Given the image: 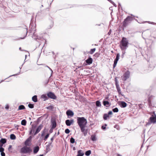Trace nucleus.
Wrapping results in <instances>:
<instances>
[{"label": "nucleus", "instance_id": "34", "mask_svg": "<svg viewBox=\"0 0 156 156\" xmlns=\"http://www.w3.org/2000/svg\"><path fill=\"white\" fill-rule=\"evenodd\" d=\"M23 30H24V31L25 32V37H23V38H21V39H24V38L27 35V29L25 28V29H23Z\"/></svg>", "mask_w": 156, "mask_h": 156}, {"label": "nucleus", "instance_id": "1", "mask_svg": "<svg viewBox=\"0 0 156 156\" xmlns=\"http://www.w3.org/2000/svg\"><path fill=\"white\" fill-rule=\"evenodd\" d=\"M77 123L79 126L81 131L83 133L84 135L86 136L87 133V131L85 130V127L86 126L87 121L84 117H78Z\"/></svg>", "mask_w": 156, "mask_h": 156}, {"label": "nucleus", "instance_id": "53", "mask_svg": "<svg viewBox=\"0 0 156 156\" xmlns=\"http://www.w3.org/2000/svg\"><path fill=\"white\" fill-rule=\"evenodd\" d=\"M108 1H109V2H110L111 3H113V2L111 0H108Z\"/></svg>", "mask_w": 156, "mask_h": 156}, {"label": "nucleus", "instance_id": "33", "mask_svg": "<svg viewBox=\"0 0 156 156\" xmlns=\"http://www.w3.org/2000/svg\"><path fill=\"white\" fill-rule=\"evenodd\" d=\"M120 56V55L119 54V53L117 54L116 58L115 59V60L118 61V60L119 59Z\"/></svg>", "mask_w": 156, "mask_h": 156}, {"label": "nucleus", "instance_id": "39", "mask_svg": "<svg viewBox=\"0 0 156 156\" xmlns=\"http://www.w3.org/2000/svg\"><path fill=\"white\" fill-rule=\"evenodd\" d=\"M49 136V134H47L45 136L44 139V140L45 141H46L47 139L48 138Z\"/></svg>", "mask_w": 156, "mask_h": 156}, {"label": "nucleus", "instance_id": "56", "mask_svg": "<svg viewBox=\"0 0 156 156\" xmlns=\"http://www.w3.org/2000/svg\"><path fill=\"white\" fill-rule=\"evenodd\" d=\"M18 127H19L18 125H16V126H15V127H17V129H18Z\"/></svg>", "mask_w": 156, "mask_h": 156}, {"label": "nucleus", "instance_id": "10", "mask_svg": "<svg viewBox=\"0 0 156 156\" xmlns=\"http://www.w3.org/2000/svg\"><path fill=\"white\" fill-rule=\"evenodd\" d=\"M36 126H34V125H32V127L30 129V132L29 133L31 135L33 132L34 133V131L36 129Z\"/></svg>", "mask_w": 156, "mask_h": 156}, {"label": "nucleus", "instance_id": "64", "mask_svg": "<svg viewBox=\"0 0 156 156\" xmlns=\"http://www.w3.org/2000/svg\"><path fill=\"white\" fill-rule=\"evenodd\" d=\"M40 156H43V154H41L40 155Z\"/></svg>", "mask_w": 156, "mask_h": 156}, {"label": "nucleus", "instance_id": "40", "mask_svg": "<svg viewBox=\"0 0 156 156\" xmlns=\"http://www.w3.org/2000/svg\"><path fill=\"white\" fill-rule=\"evenodd\" d=\"M49 80H46L45 81H44L43 83L44 84L47 85L48 83Z\"/></svg>", "mask_w": 156, "mask_h": 156}, {"label": "nucleus", "instance_id": "41", "mask_svg": "<svg viewBox=\"0 0 156 156\" xmlns=\"http://www.w3.org/2000/svg\"><path fill=\"white\" fill-rule=\"evenodd\" d=\"M43 65H44L45 67H46L48 68V69H49L51 70V74L52 73L53 71L48 66H45L44 64H43Z\"/></svg>", "mask_w": 156, "mask_h": 156}, {"label": "nucleus", "instance_id": "27", "mask_svg": "<svg viewBox=\"0 0 156 156\" xmlns=\"http://www.w3.org/2000/svg\"><path fill=\"white\" fill-rule=\"evenodd\" d=\"M10 138L12 140H14L16 138V137L14 134H11Z\"/></svg>", "mask_w": 156, "mask_h": 156}, {"label": "nucleus", "instance_id": "57", "mask_svg": "<svg viewBox=\"0 0 156 156\" xmlns=\"http://www.w3.org/2000/svg\"><path fill=\"white\" fill-rule=\"evenodd\" d=\"M124 55L122 54L121 55V57L122 58H123L124 57Z\"/></svg>", "mask_w": 156, "mask_h": 156}, {"label": "nucleus", "instance_id": "29", "mask_svg": "<svg viewBox=\"0 0 156 156\" xmlns=\"http://www.w3.org/2000/svg\"><path fill=\"white\" fill-rule=\"evenodd\" d=\"M95 48L92 49L90 50V51H89V53L90 54H92L95 52Z\"/></svg>", "mask_w": 156, "mask_h": 156}, {"label": "nucleus", "instance_id": "17", "mask_svg": "<svg viewBox=\"0 0 156 156\" xmlns=\"http://www.w3.org/2000/svg\"><path fill=\"white\" fill-rule=\"evenodd\" d=\"M154 98V97L153 96H151L149 97L148 99V103L150 105L151 104V101Z\"/></svg>", "mask_w": 156, "mask_h": 156}, {"label": "nucleus", "instance_id": "14", "mask_svg": "<svg viewBox=\"0 0 156 156\" xmlns=\"http://www.w3.org/2000/svg\"><path fill=\"white\" fill-rule=\"evenodd\" d=\"M39 147L37 146L35 147L34 148V154H36L37 153L39 150Z\"/></svg>", "mask_w": 156, "mask_h": 156}, {"label": "nucleus", "instance_id": "25", "mask_svg": "<svg viewBox=\"0 0 156 156\" xmlns=\"http://www.w3.org/2000/svg\"><path fill=\"white\" fill-rule=\"evenodd\" d=\"M117 91L119 93V94H120L121 93V89H120V87L119 86H118L116 87Z\"/></svg>", "mask_w": 156, "mask_h": 156}, {"label": "nucleus", "instance_id": "46", "mask_svg": "<svg viewBox=\"0 0 156 156\" xmlns=\"http://www.w3.org/2000/svg\"><path fill=\"white\" fill-rule=\"evenodd\" d=\"M112 112L111 111H109L108 112V115H112Z\"/></svg>", "mask_w": 156, "mask_h": 156}, {"label": "nucleus", "instance_id": "20", "mask_svg": "<svg viewBox=\"0 0 156 156\" xmlns=\"http://www.w3.org/2000/svg\"><path fill=\"white\" fill-rule=\"evenodd\" d=\"M25 109V106L22 105H20L19 106L18 108L19 110H21L23 109Z\"/></svg>", "mask_w": 156, "mask_h": 156}, {"label": "nucleus", "instance_id": "63", "mask_svg": "<svg viewBox=\"0 0 156 156\" xmlns=\"http://www.w3.org/2000/svg\"><path fill=\"white\" fill-rule=\"evenodd\" d=\"M27 55H25V58H26V57H27Z\"/></svg>", "mask_w": 156, "mask_h": 156}, {"label": "nucleus", "instance_id": "36", "mask_svg": "<svg viewBox=\"0 0 156 156\" xmlns=\"http://www.w3.org/2000/svg\"><path fill=\"white\" fill-rule=\"evenodd\" d=\"M113 111L114 112H118L119 110L117 108H115L112 109Z\"/></svg>", "mask_w": 156, "mask_h": 156}, {"label": "nucleus", "instance_id": "60", "mask_svg": "<svg viewBox=\"0 0 156 156\" xmlns=\"http://www.w3.org/2000/svg\"><path fill=\"white\" fill-rule=\"evenodd\" d=\"M51 140L52 141V140H53V138H52H52H51Z\"/></svg>", "mask_w": 156, "mask_h": 156}, {"label": "nucleus", "instance_id": "21", "mask_svg": "<svg viewBox=\"0 0 156 156\" xmlns=\"http://www.w3.org/2000/svg\"><path fill=\"white\" fill-rule=\"evenodd\" d=\"M27 123V121L25 119L23 120L21 122V124L23 126H26Z\"/></svg>", "mask_w": 156, "mask_h": 156}, {"label": "nucleus", "instance_id": "31", "mask_svg": "<svg viewBox=\"0 0 156 156\" xmlns=\"http://www.w3.org/2000/svg\"><path fill=\"white\" fill-rule=\"evenodd\" d=\"M91 139L92 141H96V139L95 135H92L91 136Z\"/></svg>", "mask_w": 156, "mask_h": 156}, {"label": "nucleus", "instance_id": "11", "mask_svg": "<svg viewBox=\"0 0 156 156\" xmlns=\"http://www.w3.org/2000/svg\"><path fill=\"white\" fill-rule=\"evenodd\" d=\"M92 59L91 58H89L86 60V63L88 65L91 64L92 62Z\"/></svg>", "mask_w": 156, "mask_h": 156}, {"label": "nucleus", "instance_id": "55", "mask_svg": "<svg viewBox=\"0 0 156 156\" xmlns=\"http://www.w3.org/2000/svg\"><path fill=\"white\" fill-rule=\"evenodd\" d=\"M44 132L43 131V133L41 134V136H44Z\"/></svg>", "mask_w": 156, "mask_h": 156}, {"label": "nucleus", "instance_id": "38", "mask_svg": "<svg viewBox=\"0 0 156 156\" xmlns=\"http://www.w3.org/2000/svg\"><path fill=\"white\" fill-rule=\"evenodd\" d=\"M75 140L73 138L71 137L70 140V142L71 143H74L75 142Z\"/></svg>", "mask_w": 156, "mask_h": 156}, {"label": "nucleus", "instance_id": "18", "mask_svg": "<svg viewBox=\"0 0 156 156\" xmlns=\"http://www.w3.org/2000/svg\"><path fill=\"white\" fill-rule=\"evenodd\" d=\"M51 145V143H49L48 145H47L46 146V150L47 151H48L50 150V147Z\"/></svg>", "mask_w": 156, "mask_h": 156}, {"label": "nucleus", "instance_id": "6", "mask_svg": "<svg viewBox=\"0 0 156 156\" xmlns=\"http://www.w3.org/2000/svg\"><path fill=\"white\" fill-rule=\"evenodd\" d=\"M154 115H152V116L150 118V120L151 122L155 123L156 122V115L155 114V112H153Z\"/></svg>", "mask_w": 156, "mask_h": 156}, {"label": "nucleus", "instance_id": "51", "mask_svg": "<svg viewBox=\"0 0 156 156\" xmlns=\"http://www.w3.org/2000/svg\"><path fill=\"white\" fill-rule=\"evenodd\" d=\"M66 114L68 116V110L66 112Z\"/></svg>", "mask_w": 156, "mask_h": 156}, {"label": "nucleus", "instance_id": "16", "mask_svg": "<svg viewBox=\"0 0 156 156\" xmlns=\"http://www.w3.org/2000/svg\"><path fill=\"white\" fill-rule=\"evenodd\" d=\"M37 96L34 95L32 98V100L34 102H37Z\"/></svg>", "mask_w": 156, "mask_h": 156}, {"label": "nucleus", "instance_id": "19", "mask_svg": "<svg viewBox=\"0 0 156 156\" xmlns=\"http://www.w3.org/2000/svg\"><path fill=\"white\" fill-rule=\"evenodd\" d=\"M96 105L97 107H100L101 106V102L99 101H97L96 102Z\"/></svg>", "mask_w": 156, "mask_h": 156}, {"label": "nucleus", "instance_id": "43", "mask_svg": "<svg viewBox=\"0 0 156 156\" xmlns=\"http://www.w3.org/2000/svg\"><path fill=\"white\" fill-rule=\"evenodd\" d=\"M12 147V145H9V147H8V150L9 151H10V149H11V148Z\"/></svg>", "mask_w": 156, "mask_h": 156}, {"label": "nucleus", "instance_id": "13", "mask_svg": "<svg viewBox=\"0 0 156 156\" xmlns=\"http://www.w3.org/2000/svg\"><path fill=\"white\" fill-rule=\"evenodd\" d=\"M120 105L121 107L125 108L127 104L125 102L122 101L121 102Z\"/></svg>", "mask_w": 156, "mask_h": 156}, {"label": "nucleus", "instance_id": "8", "mask_svg": "<svg viewBox=\"0 0 156 156\" xmlns=\"http://www.w3.org/2000/svg\"><path fill=\"white\" fill-rule=\"evenodd\" d=\"M43 127V125L41 124L36 129V131L34 132V135L38 133L41 130Z\"/></svg>", "mask_w": 156, "mask_h": 156}, {"label": "nucleus", "instance_id": "3", "mask_svg": "<svg viewBox=\"0 0 156 156\" xmlns=\"http://www.w3.org/2000/svg\"><path fill=\"white\" fill-rule=\"evenodd\" d=\"M32 151V150L29 147L27 146H24L21 148L20 152L23 154L30 153Z\"/></svg>", "mask_w": 156, "mask_h": 156}, {"label": "nucleus", "instance_id": "2", "mask_svg": "<svg viewBox=\"0 0 156 156\" xmlns=\"http://www.w3.org/2000/svg\"><path fill=\"white\" fill-rule=\"evenodd\" d=\"M128 41L124 37L122 38L120 42V47L122 51L126 50L128 47Z\"/></svg>", "mask_w": 156, "mask_h": 156}, {"label": "nucleus", "instance_id": "44", "mask_svg": "<svg viewBox=\"0 0 156 156\" xmlns=\"http://www.w3.org/2000/svg\"><path fill=\"white\" fill-rule=\"evenodd\" d=\"M9 107V106L8 105H6L5 106V108L6 109H8Z\"/></svg>", "mask_w": 156, "mask_h": 156}, {"label": "nucleus", "instance_id": "5", "mask_svg": "<svg viewBox=\"0 0 156 156\" xmlns=\"http://www.w3.org/2000/svg\"><path fill=\"white\" fill-rule=\"evenodd\" d=\"M130 74V73L129 71H127L125 73L122 77V80L124 81L126 80L129 78Z\"/></svg>", "mask_w": 156, "mask_h": 156}, {"label": "nucleus", "instance_id": "49", "mask_svg": "<svg viewBox=\"0 0 156 156\" xmlns=\"http://www.w3.org/2000/svg\"><path fill=\"white\" fill-rule=\"evenodd\" d=\"M101 128H102V129H106V127L105 126H102Z\"/></svg>", "mask_w": 156, "mask_h": 156}, {"label": "nucleus", "instance_id": "23", "mask_svg": "<svg viewBox=\"0 0 156 156\" xmlns=\"http://www.w3.org/2000/svg\"><path fill=\"white\" fill-rule=\"evenodd\" d=\"M41 98H42L44 99V101H45L47 99V97L46 94H43L41 96Z\"/></svg>", "mask_w": 156, "mask_h": 156}, {"label": "nucleus", "instance_id": "7", "mask_svg": "<svg viewBox=\"0 0 156 156\" xmlns=\"http://www.w3.org/2000/svg\"><path fill=\"white\" fill-rule=\"evenodd\" d=\"M47 96L51 99H55L56 98V97L55 94L52 92H49L47 94Z\"/></svg>", "mask_w": 156, "mask_h": 156}, {"label": "nucleus", "instance_id": "58", "mask_svg": "<svg viewBox=\"0 0 156 156\" xmlns=\"http://www.w3.org/2000/svg\"><path fill=\"white\" fill-rule=\"evenodd\" d=\"M82 66H78V68H81Z\"/></svg>", "mask_w": 156, "mask_h": 156}, {"label": "nucleus", "instance_id": "4", "mask_svg": "<svg viewBox=\"0 0 156 156\" xmlns=\"http://www.w3.org/2000/svg\"><path fill=\"white\" fill-rule=\"evenodd\" d=\"M133 19V17L130 16H127L123 21V26L124 27H126L129 23H130Z\"/></svg>", "mask_w": 156, "mask_h": 156}, {"label": "nucleus", "instance_id": "52", "mask_svg": "<svg viewBox=\"0 0 156 156\" xmlns=\"http://www.w3.org/2000/svg\"><path fill=\"white\" fill-rule=\"evenodd\" d=\"M125 53L126 52L125 51H123L122 52V54L124 55L125 54Z\"/></svg>", "mask_w": 156, "mask_h": 156}, {"label": "nucleus", "instance_id": "35", "mask_svg": "<svg viewBox=\"0 0 156 156\" xmlns=\"http://www.w3.org/2000/svg\"><path fill=\"white\" fill-rule=\"evenodd\" d=\"M28 107L30 108H33L34 107V105L30 104L28 105Z\"/></svg>", "mask_w": 156, "mask_h": 156}, {"label": "nucleus", "instance_id": "62", "mask_svg": "<svg viewBox=\"0 0 156 156\" xmlns=\"http://www.w3.org/2000/svg\"><path fill=\"white\" fill-rule=\"evenodd\" d=\"M73 149L74 150H75V147H73Z\"/></svg>", "mask_w": 156, "mask_h": 156}, {"label": "nucleus", "instance_id": "42", "mask_svg": "<svg viewBox=\"0 0 156 156\" xmlns=\"http://www.w3.org/2000/svg\"><path fill=\"white\" fill-rule=\"evenodd\" d=\"M115 85H116V87L117 86H119V83H118V82L117 81L116 79H115Z\"/></svg>", "mask_w": 156, "mask_h": 156}, {"label": "nucleus", "instance_id": "48", "mask_svg": "<svg viewBox=\"0 0 156 156\" xmlns=\"http://www.w3.org/2000/svg\"><path fill=\"white\" fill-rule=\"evenodd\" d=\"M65 132L67 134L68 133V129H66L65 130Z\"/></svg>", "mask_w": 156, "mask_h": 156}, {"label": "nucleus", "instance_id": "47", "mask_svg": "<svg viewBox=\"0 0 156 156\" xmlns=\"http://www.w3.org/2000/svg\"><path fill=\"white\" fill-rule=\"evenodd\" d=\"M66 123L67 126H68V119L66 120Z\"/></svg>", "mask_w": 156, "mask_h": 156}, {"label": "nucleus", "instance_id": "15", "mask_svg": "<svg viewBox=\"0 0 156 156\" xmlns=\"http://www.w3.org/2000/svg\"><path fill=\"white\" fill-rule=\"evenodd\" d=\"M84 153L82 152V150H80L78 151V154L77 156H83Z\"/></svg>", "mask_w": 156, "mask_h": 156}, {"label": "nucleus", "instance_id": "37", "mask_svg": "<svg viewBox=\"0 0 156 156\" xmlns=\"http://www.w3.org/2000/svg\"><path fill=\"white\" fill-rule=\"evenodd\" d=\"M74 122L73 119H71L70 120H69V126H70L71 124H73Z\"/></svg>", "mask_w": 156, "mask_h": 156}, {"label": "nucleus", "instance_id": "59", "mask_svg": "<svg viewBox=\"0 0 156 156\" xmlns=\"http://www.w3.org/2000/svg\"><path fill=\"white\" fill-rule=\"evenodd\" d=\"M119 6H121V4H120L119 3V5H118V6L119 8Z\"/></svg>", "mask_w": 156, "mask_h": 156}, {"label": "nucleus", "instance_id": "12", "mask_svg": "<svg viewBox=\"0 0 156 156\" xmlns=\"http://www.w3.org/2000/svg\"><path fill=\"white\" fill-rule=\"evenodd\" d=\"M103 103L104 105L107 107H108L110 105L109 102L108 101H104Z\"/></svg>", "mask_w": 156, "mask_h": 156}, {"label": "nucleus", "instance_id": "22", "mask_svg": "<svg viewBox=\"0 0 156 156\" xmlns=\"http://www.w3.org/2000/svg\"><path fill=\"white\" fill-rule=\"evenodd\" d=\"M109 117V115L108 114H105L103 115V119L104 120H106Z\"/></svg>", "mask_w": 156, "mask_h": 156}, {"label": "nucleus", "instance_id": "32", "mask_svg": "<svg viewBox=\"0 0 156 156\" xmlns=\"http://www.w3.org/2000/svg\"><path fill=\"white\" fill-rule=\"evenodd\" d=\"M118 61H117V60H115L114 61V64H113V68H115V67L116 66V64H117Z\"/></svg>", "mask_w": 156, "mask_h": 156}, {"label": "nucleus", "instance_id": "26", "mask_svg": "<svg viewBox=\"0 0 156 156\" xmlns=\"http://www.w3.org/2000/svg\"><path fill=\"white\" fill-rule=\"evenodd\" d=\"M91 153V151L90 150H89L87 151L85 153V154L86 156H88L90 155V154Z\"/></svg>", "mask_w": 156, "mask_h": 156}, {"label": "nucleus", "instance_id": "30", "mask_svg": "<svg viewBox=\"0 0 156 156\" xmlns=\"http://www.w3.org/2000/svg\"><path fill=\"white\" fill-rule=\"evenodd\" d=\"M2 145H1V144H0V152L1 153L3 152L4 150V148L2 147Z\"/></svg>", "mask_w": 156, "mask_h": 156}, {"label": "nucleus", "instance_id": "28", "mask_svg": "<svg viewBox=\"0 0 156 156\" xmlns=\"http://www.w3.org/2000/svg\"><path fill=\"white\" fill-rule=\"evenodd\" d=\"M30 140L29 139H27L25 142V144L26 146H30L29 143Z\"/></svg>", "mask_w": 156, "mask_h": 156}, {"label": "nucleus", "instance_id": "9", "mask_svg": "<svg viewBox=\"0 0 156 156\" xmlns=\"http://www.w3.org/2000/svg\"><path fill=\"white\" fill-rule=\"evenodd\" d=\"M51 122L52 126L51 128L52 129H54L56 127V121L54 119H52Z\"/></svg>", "mask_w": 156, "mask_h": 156}, {"label": "nucleus", "instance_id": "24", "mask_svg": "<svg viewBox=\"0 0 156 156\" xmlns=\"http://www.w3.org/2000/svg\"><path fill=\"white\" fill-rule=\"evenodd\" d=\"M73 112L70 110H69V116L73 117L74 115Z\"/></svg>", "mask_w": 156, "mask_h": 156}, {"label": "nucleus", "instance_id": "54", "mask_svg": "<svg viewBox=\"0 0 156 156\" xmlns=\"http://www.w3.org/2000/svg\"><path fill=\"white\" fill-rule=\"evenodd\" d=\"M52 26H53V23H51V25L50 26V27H49V28H51V27H52Z\"/></svg>", "mask_w": 156, "mask_h": 156}, {"label": "nucleus", "instance_id": "50", "mask_svg": "<svg viewBox=\"0 0 156 156\" xmlns=\"http://www.w3.org/2000/svg\"><path fill=\"white\" fill-rule=\"evenodd\" d=\"M112 3V4H113V5L116 7V5L113 2V3Z\"/></svg>", "mask_w": 156, "mask_h": 156}, {"label": "nucleus", "instance_id": "45", "mask_svg": "<svg viewBox=\"0 0 156 156\" xmlns=\"http://www.w3.org/2000/svg\"><path fill=\"white\" fill-rule=\"evenodd\" d=\"M1 155L2 156H5V154L4 152L1 153Z\"/></svg>", "mask_w": 156, "mask_h": 156}, {"label": "nucleus", "instance_id": "61", "mask_svg": "<svg viewBox=\"0 0 156 156\" xmlns=\"http://www.w3.org/2000/svg\"><path fill=\"white\" fill-rule=\"evenodd\" d=\"M117 156H122L121 155L119 154H117Z\"/></svg>", "mask_w": 156, "mask_h": 156}]
</instances>
